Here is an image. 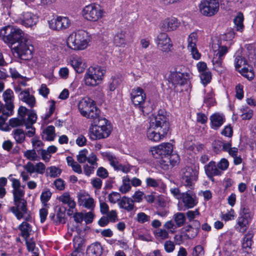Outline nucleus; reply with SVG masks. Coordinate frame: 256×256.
<instances>
[{"mask_svg": "<svg viewBox=\"0 0 256 256\" xmlns=\"http://www.w3.org/2000/svg\"><path fill=\"white\" fill-rule=\"evenodd\" d=\"M234 56L236 70L248 80L252 79L254 76V70L252 68L248 69L245 66L246 64V60L245 58L239 54H236Z\"/></svg>", "mask_w": 256, "mask_h": 256, "instance_id": "nucleus-9", "label": "nucleus"}, {"mask_svg": "<svg viewBox=\"0 0 256 256\" xmlns=\"http://www.w3.org/2000/svg\"><path fill=\"white\" fill-rule=\"evenodd\" d=\"M180 175L182 182L185 186H191L194 182L197 180L198 172L192 167L186 166L182 169Z\"/></svg>", "mask_w": 256, "mask_h": 256, "instance_id": "nucleus-12", "label": "nucleus"}, {"mask_svg": "<svg viewBox=\"0 0 256 256\" xmlns=\"http://www.w3.org/2000/svg\"><path fill=\"white\" fill-rule=\"evenodd\" d=\"M84 240L82 237L79 235L74 238L73 244L74 248L84 250Z\"/></svg>", "mask_w": 256, "mask_h": 256, "instance_id": "nucleus-45", "label": "nucleus"}, {"mask_svg": "<svg viewBox=\"0 0 256 256\" xmlns=\"http://www.w3.org/2000/svg\"><path fill=\"white\" fill-rule=\"evenodd\" d=\"M69 64L75 71L78 74L82 73L86 68L82 58L78 56H71L70 58Z\"/></svg>", "mask_w": 256, "mask_h": 256, "instance_id": "nucleus-25", "label": "nucleus"}, {"mask_svg": "<svg viewBox=\"0 0 256 256\" xmlns=\"http://www.w3.org/2000/svg\"><path fill=\"white\" fill-rule=\"evenodd\" d=\"M198 37L197 33L193 32L188 36V49L190 52L192 58L195 60H198L201 56L196 46Z\"/></svg>", "mask_w": 256, "mask_h": 256, "instance_id": "nucleus-17", "label": "nucleus"}, {"mask_svg": "<svg viewBox=\"0 0 256 256\" xmlns=\"http://www.w3.org/2000/svg\"><path fill=\"white\" fill-rule=\"evenodd\" d=\"M20 22L26 27L35 25L38 18L35 15L29 12H23L20 16Z\"/></svg>", "mask_w": 256, "mask_h": 256, "instance_id": "nucleus-22", "label": "nucleus"}, {"mask_svg": "<svg viewBox=\"0 0 256 256\" xmlns=\"http://www.w3.org/2000/svg\"><path fill=\"white\" fill-rule=\"evenodd\" d=\"M147 187L156 188L159 186V181L152 178L148 177L146 179Z\"/></svg>", "mask_w": 256, "mask_h": 256, "instance_id": "nucleus-63", "label": "nucleus"}, {"mask_svg": "<svg viewBox=\"0 0 256 256\" xmlns=\"http://www.w3.org/2000/svg\"><path fill=\"white\" fill-rule=\"evenodd\" d=\"M156 42L158 48L164 52H170L172 46L170 38L166 32L159 34L157 36Z\"/></svg>", "mask_w": 256, "mask_h": 256, "instance_id": "nucleus-13", "label": "nucleus"}, {"mask_svg": "<svg viewBox=\"0 0 256 256\" xmlns=\"http://www.w3.org/2000/svg\"><path fill=\"white\" fill-rule=\"evenodd\" d=\"M180 22L174 17L168 18L162 20L160 24V28L164 32L175 30L180 26Z\"/></svg>", "mask_w": 256, "mask_h": 256, "instance_id": "nucleus-19", "label": "nucleus"}, {"mask_svg": "<svg viewBox=\"0 0 256 256\" xmlns=\"http://www.w3.org/2000/svg\"><path fill=\"white\" fill-rule=\"evenodd\" d=\"M235 213L233 210L231 209L230 211L225 214H222L221 218L225 222L232 220L234 218Z\"/></svg>", "mask_w": 256, "mask_h": 256, "instance_id": "nucleus-60", "label": "nucleus"}, {"mask_svg": "<svg viewBox=\"0 0 256 256\" xmlns=\"http://www.w3.org/2000/svg\"><path fill=\"white\" fill-rule=\"evenodd\" d=\"M122 184L120 186L119 190L122 194H126L131 188V186L130 184L129 179L126 180V178L123 179Z\"/></svg>", "mask_w": 256, "mask_h": 256, "instance_id": "nucleus-55", "label": "nucleus"}, {"mask_svg": "<svg viewBox=\"0 0 256 256\" xmlns=\"http://www.w3.org/2000/svg\"><path fill=\"white\" fill-rule=\"evenodd\" d=\"M177 72H170L168 76V81L174 86H183L185 84L190 76H186L184 74L176 73Z\"/></svg>", "mask_w": 256, "mask_h": 256, "instance_id": "nucleus-21", "label": "nucleus"}, {"mask_svg": "<svg viewBox=\"0 0 256 256\" xmlns=\"http://www.w3.org/2000/svg\"><path fill=\"white\" fill-rule=\"evenodd\" d=\"M121 80L118 78H112L109 84V90L110 91H114L118 85L120 84Z\"/></svg>", "mask_w": 256, "mask_h": 256, "instance_id": "nucleus-56", "label": "nucleus"}, {"mask_svg": "<svg viewBox=\"0 0 256 256\" xmlns=\"http://www.w3.org/2000/svg\"><path fill=\"white\" fill-rule=\"evenodd\" d=\"M26 116H26L22 118V124H24L26 127L34 125L36 122L37 116L34 110H30Z\"/></svg>", "mask_w": 256, "mask_h": 256, "instance_id": "nucleus-34", "label": "nucleus"}, {"mask_svg": "<svg viewBox=\"0 0 256 256\" xmlns=\"http://www.w3.org/2000/svg\"><path fill=\"white\" fill-rule=\"evenodd\" d=\"M146 98V95L142 88L138 87L132 90L131 92V99L134 104L136 106H138L139 108H142L144 113H148L149 111L152 110V108H150L148 110H145L146 108L144 104Z\"/></svg>", "mask_w": 256, "mask_h": 256, "instance_id": "nucleus-11", "label": "nucleus"}, {"mask_svg": "<svg viewBox=\"0 0 256 256\" xmlns=\"http://www.w3.org/2000/svg\"><path fill=\"white\" fill-rule=\"evenodd\" d=\"M54 222L56 224H64L65 221V211L62 210L61 208H59L56 214V220Z\"/></svg>", "mask_w": 256, "mask_h": 256, "instance_id": "nucleus-48", "label": "nucleus"}, {"mask_svg": "<svg viewBox=\"0 0 256 256\" xmlns=\"http://www.w3.org/2000/svg\"><path fill=\"white\" fill-rule=\"evenodd\" d=\"M71 24L70 20L66 16H58L49 22L50 27L54 30H62L68 28Z\"/></svg>", "mask_w": 256, "mask_h": 256, "instance_id": "nucleus-15", "label": "nucleus"}, {"mask_svg": "<svg viewBox=\"0 0 256 256\" xmlns=\"http://www.w3.org/2000/svg\"><path fill=\"white\" fill-rule=\"evenodd\" d=\"M50 104L48 111L46 113L44 116V119H48L54 113L56 108V102L54 100H50L48 102Z\"/></svg>", "mask_w": 256, "mask_h": 256, "instance_id": "nucleus-61", "label": "nucleus"}, {"mask_svg": "<svg viewBox=\"0 0 256 256\" xmlns=\"http://www.w3.org/2000/svg\"><path fill=\"white\" fill-rule=\"evenodd\" d=\"M114 43L116 46H124L126 44L125 32L122 30L118 32L114 38Z\"/></svg>", "mask_w": 256, "mask_h": 256, "instance_id": "nucleus-39", "label": "nucleus"}, {"mask_svg": "<svg viewBox=\"0 0 256 256\" xmlns=\"http://www.w3.org/2000/svg\"><path fill=\"white\" fill-rule=\"evenodd\" d=\"M19 96L20 100L26 102L30 108L34 106L36 98L34 96L30 94L28 90L22 92Z\"/></svg>", "mask_w": 256, "mask_h": 256, "instance_id": "nucleus-33", "label": "nucleus"}, {"mask_svg": "<svg viewBox=\"0 0 256 256\" xmlns=\"http://www.w3.org/2000/svg\"><path fill=\"white\" fill-rule=\"evenodd\" d=\"M78 203L88 209H92L94 208V200L92 198H86L84 194H78Z\"/></svg>", "mask_w": 256, "mask_h": 256, "instance_id": "nucleus-35", "label": "nucleus"}, {"mask_svg": "<svg viewBox=\"0 0 256 256\" xmlns=\"http://www.w3.org/2000/svg\"><path fill=\"white\" fill-rule=\"evenodd\" d=\"M14 50L22 60H28L32 58L34 47L27 38L19 43L14 48Z\"/></svg>", "mask_w": 256, "mask_h": 256, "instance_id": "nucleus-7", "label": "nucleus"}, {"mask_svg": "<svg viewBox=\"0 0 256 256\" xmlns=\"http://www.w3.org/2000/svg\"><path fill=\"white\" fill-rule=\"evenodd\" d=\"M154 234L158 238L164 240L168 237V232L166 230L158 229L154 232Z\"/></svg>", "mask_w": 256, "mask_h": 256, "instance_id": "nucleus-57", "label": "nucleus"}, {"mask_svg": "<svg viewBox=\"0 0 256 256\" xmlns=\"http://www.w3.org/2000/svg\"><path fill=\"white\" fill-rule=\"evenodd\" d=\"M100 110L96 106V104L92 106V108L87 113L86 116H84L88 118L92 119L93 120H95L100 117Z\"/></svg>", "mask_w": 256, "mask_h": 256, "instance_id": "nucleus-44", "label": "nucleus"}, {"mask_svg": "<svg viewBox=\"0 0 256 256\" xmlns=\"http://www.w3.org/2000/svg\"><path fill=\"white\" fill-rule=\"evenodd\" d=\"M91 126L99 127L100 128H108L109 129H112L110 123L105 118L98 117L97 120H93Z\"/></svg>", "mask_w": 256, "mask_h": 256, "instance_id": "nucleus-42", "label": "nucleus"}, {"mask_svg": "<svg viewBox=\"0 0 256 256\" xmlns=\"http://www.w3.org/2000/svg\"><path fill=\"white\" fill-rule=\"evenodd\" d=\"M28 221L22 222L18 226V228L20 231V236L24 239L29 238L32 231V226L29 224Z\"/></svg>", "mask_w": 256, "mask_h": 256, "instance_id": "nucleus-36", "label": "nucleus"}, {"mask_svg": "<svg viewBox=\"0 0 256 256\" xmlns=\"http://www.w3.org/2000/svg\"><path fill=\"white\" fill-rule=\"evenodd\" d=\"M162 113V110L159 111L156 115L154 116L150 119V126L159 132H163V134H167L170 130V123L166 116Z\"/></svg>", "mask_w": 256, "mask_h": 256, "instance_id": "nucleus-6", "label": "nucleus"}, {"mask_svg": "<svg viewBox=\"0 0 256 256\" xmlns=\"http://www.w3.org/2000/svg\"><path fill=\"white\" fill-rule=\"evenodd\" d=\"M162 158L168 156L173 150L172 145L170 143H163L160 144Z\"/></svg>", "mask_w": 256, "mask_h": 256, "instance_id": "nucleus-43", "label": "nucleus"}, {"mask_svg": "<svg viewBox=\"0 0 256 256\" xmlns=\"http://www.w3.org/2000/svg\"><path fill=\"white\" fill-rule=\"evenodd\" d=\"M12 134L16 143L22 144L24 142L26 134L20 128L14 130L12 132Z\"/></svg>", "mask_w": 256, "mask_h": 256, "instance_id": "nucleus-41", "label": "nucleus"}, {"mask_svg": "<svg viewBox=\"0 0 256 256\" xmlns=\"http://www.w3.org/2000/svg\"><path fill=\"white\" fill-rule=\"evenodd\" d=\"M216 164L217 166V168H218L219 171L221 172L222 175L223 174L224 171L228 169L229 166V162L226 159L223 158H222L218 164Z\"/></svg>", "mask_w": 256, "mask_h": 256, "instance_id": "nucleus-52", "label": "nucleus"}, {"mask_svg": "<svg viewBox=\"0 0 256 256\" xmlns=\"http://www.w3.org/2000/svg\"><path fill=\"white\" fill-rule=\"evenodd\" d=\"M104 14L103 9L99 4H92L86 6L82 10V15L87 20L96 22L101 18Z\"/></svg>", "mask_w": 256, "mask_h": 256, "instance_id": "nucleus-8", "label": "nucleus"}, {"mask_svg": "<svg viewBox=\"0 0 256 256\" xmlns=\"http://www.w3.org/2000/svg\"><path fill=\"white\" fill-rule=\"evenodd\" d=\"M59 200L64 204H66L70 208H75L76 206V203L74 199L70 196L68 193H64L60 196Z\"/></svg>", "mask_w": 256, "mask_h": 256, "instance_id": "nucleus-38", "label": "nucleus"}, {"mask_svg": "<svg viewBox=\"0 0 256 256\" xmlns=\"http://www.w3.org/2000/svg\"><path fill=\"white\" fill-rule=\"evenodd\" d=\"M112 130L108 128H100L90 126L89 128L90 138L95 140L106 138L110 134Z\"/></svg>", "mask_w": 256, "mask_h": 256, "instance_id": "nucleus-14", "label": "nucleus"}, {"mask_svg": "<svg viewBox=\"0 0 256 256\" xmlns=\"http://www.w3.org/2000/svg\"><path fill=\"white\" fill-rule=\"evenodd\" d=\"M55 129L52 126H49L42 132V137L44 140L52 141L55 137Z\"/></svg>", "mask_w": 256, "mask_h": 256, "instance_id": "nucleus-37", "label": "nucleus"}, {"mask_svg": "<svg viewBox=\"0 0 256 256\" xmlns=\"http://www.w3.org/2000/svg\"><path fill=\"white\" fill-rule=\"evenodd\" d=\"M204 251L203 247L200 245H198L193 248L192 254V256H204Z\"/></svg>", "mask_w": 256, "mask_h": 256, "instance_id": "nucleus-59", "label": "nucleus"}, {"mask_svg": "<svg viewBox=\"0 0 256 256\" xmlns=\"http://www.w3.org/2000/svg\"><path fill=\"white\" fill-rule=\"evenodd\" d=\"M12 176L10 174L8 177L12 182L14 204L10 208V210L18 220L24 218L26 221H32V217L30 212H28L26 201L24 198L25 194L24 186H21L19 180L12 178Z\"/></svg>", "mask_w": 256, "mask_h": 256, "instance_id": "nucleus-1", "label": "nucleus"}, {"mask_svg": "<svg viewBox=\"0 0 256 256\" xmlns=\"http://www.w3.org/2000/svg\"><path fill=\"white\" fill-rule=\"evenodd\" d=\"M136 220L138 222L144 224L150 220V216L141 212L137 214Z\"/></svg>", "mask_w": 256, "mask_h": 256, "instance_id": "nucleus-62", "label": "nucleus"}, {"mask_svg": "<svg viewBox=\"0 0 256 256\" xmlns=\"http://www.w3.org/2000/svg\"><path fill=\"white\" fill-rule=\"evenodd\" d=\"M52 192L50 190H46L42 192L40 195V200L44 207H49V204L48 202L50 200L52 196Z\"/></svg>", "mask_w": 256, "mask_h": 256, "instance_id": "nucleus-46", "label": "nucleus"}, {"mask_svg": "<svg viewBox=\"0 0 256 256\" xmlns=\"http://www.w3.org/2000/svg\"><path fill=\"white\" fill-rule=\"evenodd\" d=\"M200 76L202 83L204 85V86H206L210 82L212 78L211 73L209 70L200 73Z\"/></svg>", "mask_w": 256, "mask_h": 256, "instance_id": "nucleus-50", "label": "nucleus"}, {"mask_svg": "<svg viewBox=\"0 0 256 256\" xmlns=\"http://www.w3.org/2000/svg\"><path fill=\"white\" fill-rule=\"evenodd\" d=\"M0 36L5 43L11 45L20 43L27 38L23 32L18 28L8 26L0 30Z\"/></svg>", "mask_w": 256, "mask_h": 256, "instance_id": "nucleus-4", "label": "nucleus"}, {"mask_svg": "<svg viewBox=\"0 0 256 256\" xmlns=\"http://www.w3.org/2000/svg\"><path fill=\"white\" fill-rule=\"evenodd\" d=\"M219 3L218 0H202L200 5V12L206 16H212L218 10Z\"/></svg>", "mask_w": 256, "mask_h": 256, "instance_id": "nucleus-10", "label": "nucleus"}, {"mask_svg": "<svg viewBox=\"0 0 256 256\" xmlns=\"http://www.w3.org/2000/svg\"><path fill=\"white\" fill-rule=\"evenodd\" d=\"M244 17L242 13L238 12L234 19V22L236 30L240 32H242L244 28Z\"/></svg>", "mask_w": 256, "mask_h": 256, "instance_id": "nucleus-40", "label": "nucleus"}, {"mask_svg": "<svg viewBox=\"0 0 256 256\" xmlns=\"http://www.w3.org/2000/svg\"><path fill=\"white\" fill-rule=\"evenodd\" d=\"M120 208L128 212L132 211L134 208V200L132 198L124 196L118 203Z\"/></svg>", "mask_w": 256, "mask_h": 256, "instance_id": "nucleus-32", "label": "nucleus"}, {"mask_svg": "<svg viewBox=\"0 0 256 256\" xmlns=\"http://www.w3.org/2000/svg\"><path fill=\"white\" fill-rule=\"evenodd\" d=\"M228 52L227 46H220L218 50H214L212 62L214 69L217 71L222 67V60Z\"/></svg>", "mask_w": 256, "mask_h": 256, "instance_id": "nucleus-16", "label": "nucleus"}, {"mask_svg": "<svg viewBox=\"0 0 256 256\" xmlns=\"http://www.w3.org/2000/svg\"><path fill=\"white\" fill-rule=\"evenodd\" d=\"M103 252L102 245L99 242L91 244L87 248L86 256H101Z\"/></svg>", "mask_w": 256, "mask_h": 256, "instance_id": "nucleus-31", "label": "nucleus"}, {"mask_svg": "<svg viewBox=\"0 0 256 256\" xmlns=\"http://www.w3.org/2000/svg\"><path fill=\"white\" fill-rule=\"evenodd\" d=\"M173 218L177 227H180L184 224L186 218L184 214L183 213L178 212L174 214Z\"/></svg>", "mask_w": 256, "mask_h": 256, "instance_id": "nucleus-47", "label": "nucleus"}, {"mask_svg": "<svg viewBox=\"0 0 256 256\" xmlns=\"http://www.w3.org/2000/svg\"><path fill=\"white\" fill-rule=\"evenodd\" d=\"M103 156L108 160L110 166L114 170H120L125 173H127L130 170L126 166L120 163L118 159L113 154L106 152L104 153Z\"/></svg>", "mask_w": 256, "mask_h": 256, "instance_id": "nucleus-18", "label": "nucleus"}, {"mask_svg": "<svg viewBox=\"0 0 256 256\" xmlns=\"http://www.w3.org/2000/svg\"><path fill=\"white\" fill-rule=\"evenodd\" d=\"M211 127L214 130L220 127L225 121L224 116L219 113H215L210 116Z\"/></svg>", "mask_w": 256, "mask_h": 256, "instance_id": "nucleus-30", "label": "nucleus"}, {"mask_svg": "<svg viewBox=\"0 0 256 256\" xmlns=\"http://www.w3.org/2000/svg\"><path fill=\"white\" fill-rule=\"evenodd\" d=\"M205 172L208 178L212 182L214 181V176H221V172L219 171L215 162L210 161L204 166Z\"/></svg>", "mask_w": 256, "mask_h": 256, "instance_id": "nucleus-23", "label": "nucleus"}, {"mask_svg": "<svg viewBox=\"0 0 256 256\" xmlns=\"http://www.w3.org/2000/svg\"><path fill=\"white\" fill-rule=\"evenodd\" d=\"M194 223L195 228H193L190 225H188L184 228L185 232L184 234L188 239H192L194 238L197 236L199 232L200 223L198 221L196 220L194 222Z\"/></svg>", "mask_w": 256, "mask_h": 256, "instance_id": "nucleus-29", "label": "nucleus"}, {"mask_svg": "<svg viewBox=\"0 0 256 256\" xmlns=\"http://www.w3.org/2000/svg\"><path fill=\"white\" fill-rule=\"evenodd\" d=\"M166 134H163V132L156 130L155 128H152V126H150L147 130L146 133L148 139L155 142L160 141Z\"/></svg>", "mask_w": 256, "mask_h": 256, "instance_id": "nucleus-28", "label": "nucleus"}, {"mask_svg": "<svg viewBox=\"0 0 256 256\" xmlns=\"http://www.w3.org/2000/svg\"><path fill=\"white\" fill-rule=\"evenodd\" d=\"M254 216V212L250 210L248 206H242L234 226V229L240 233L246 232L252 222Z\"/></svg>", "mask_w": 256, "mask_h": 256, "instance_id": "nucleus-2", "label": "nucleus"}, {"mask_svg": "<svg viewBox=\"0 0 256 256\" xmlns=\"http://www.w3.org/2000/svg\"><path fill=\"white\" fill-rule=\"evenodd\" d=\"M46 172L50 177L56 178L60 174L62 170L55 166H52L48 168Z\"/></svg>", "mask_w": 256, "mask_h": 256, "instance_id": "nucleus-49", "label": "nucleus"}, {"mask_svg": "<svg viewBox=\"0 0 256 256\" xmlns=\"http://www.w3.org/2000/svg\"><path fill=\"white\" fill-rule=\"evenodd\" d=\"M95 104L94 102L88 98L82 99L78 104V108L80 114L84 116L87 115L88 110Z\"/></svg>", "mask_w": 256, "mask_h": 256, "instance_id": "nucleus-24", "label": "nucleus"}, {"mask_svg": "<svg viewBox=\"0 0 256 256\" xmlns=\"http://www.w3.org/2000/svg\"><path fill=\"white\" fill-rule=\"evenodd\" d=\"M24 168L30 174L34 172L43 174L46 170L44 164L42 162H38L35 165L31 162H28Z\"/></svg>", "mask_w": 256, "mask_h": 256, "instance_id": "nucleus-26", "label": "nucleus"}, {"mask_svg": "<svg viewBox=\"0 0 256 256\" xmlns=\"http://www.w3.org/2000/svg\"><path fill=\"white\" fill-rule=\"evenodd\" d=\"M122 197L120 193L113 192L108 195L109 202L112 204L118 203L121 200Z\"/></svg>", "mask_w": 256, "mask_h": 256, "instance_id": "nucleus-53", "label": "nucleus"}, {"mask_svg": "<svg viewBox=\"0 0 256 256\" xmlns=\"http://www.w3.org/2000/svg\"><path fill=\"white\" fill-rule=\"evenodd\" d=\"M2 98L5 102L6 110L13 112L14 94L12 90L10 88L7 89L4 92Z\"/></svg>", "mask_w": 256, "mask_h": 256, "instance_id": "nucleus-27", "label": "nucleus"}, {"mask_svg": "<svg viewBox=\"0 0 256 256\" xmlns=\"http://www.w3.org/2000/svg\"><path fill=\"white\" fill-rule=\"evenodd\" d=\"M182 201L184 206L190 208L196 205L198 202L195 194L192 190H188L181 194Z\"/></svg>", "mask_w": 256, "mask_h": 256, "instance_id": "nucleus-20", "label": "nucleus"}, {"mask_svg": "<svg viewBox=\"0 0 256 256\" xmlns=\"http://www.w3.org/2000/svg\"><path fill=\"white\" fill-rule=\"evenodd\" d=\"M252 236H253L250 233H248L245 235L243 238V242L242 244V246L243 248H250L252 243Z\"/></svg>", "mask_w": 256, "mask_h": 256, "instance_id": "nucleus-51", "label": "nucleus"}, {"mask_svg": "<svg viewBox=\"0 0 256 256\" xmlns=\"http://www.w3.org/2000/svg\"><path fill=\"white\" fill-rule=\"evenodd\" d=\"M235 36L233 30H228L226 33L222 36V40L224 41H231L234 38Z\"/></svg>", "mask_w": 256, "mask_h": 256, "instance_id": "nucleus-64", "label": "nucleus"}, {"mask_svg": "<svg viewBox=\"0 0 256 256\" xmlns=\"http://www.w3.org/2000/svg\"><path fill=\"white\" fill-rule=\"evenodd\" d=\"M90 41L88 33L84 30L72 32L68 37V46L74 50H82L86 48Z\"/></svg>", "mask_w": 256, "mask_h": 256, "instance_id": "nucleus-3", "label": "nucleus"}, {"mask_svg": "<svg viewBox=\"0 0 256 256\" xmlns=\"http://www.w3.org/2000/svg\"><path fill=\"white\" fill-rule=\"evenodd\" d=\"M88 152L86 149L80 150L76 156L77 160L81 164L86 161Z\"/></svg>", "mask_w": 256, "mask_h": 256, "instance_id": "nucleus-58", "label": "nucleus"}, {"mask_svg": "<svg viewBox=\"0 0 256 256\" xmlns=\"http://www.w3.org/2000/svg\"><path fill=\"white\" fill-rule=\"evenodd\" d=\"M105 72V70L100 66H90L84 74V84L88 86H96L102 82Z\"/></svg>", "mask_w": 256, "mask_h": 256, "instance_id": "nucleus-5", "label": "nucleus"}, {"mask_svg": "<svg viewBox=\"0 0 256 256\" xmlns=\"http://www.w3.org/2000/svg\"><path fill=\"white\" fill-rule=\"evenodd\" d=\"M24 155L25 158L30 160L35 161L38 160V156L34 149L25 151Z\"/></svg>", "mask_w": 256, "mask_h": 256, "instance_id": "nucleus-54", "label": "nucleus"}]
</instances>
